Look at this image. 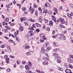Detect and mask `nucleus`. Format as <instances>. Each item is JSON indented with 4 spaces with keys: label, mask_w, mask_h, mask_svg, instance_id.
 <instances>
[{
    "label": "nucleus",
    "mask_w": 73,
    "mask_h": 73,
    "mask_svg": "<svg viewBox=\"0 0 73 73\" xmlns=\"http://www.w3.org/2000/svg\"><path fill=\"white\" fill-rule=\"evenodd\" d=\"M7 57H8V56L7 55H5L4 56L5 58H7Z\"/></svg>",
    "instance_id": "nucleus-62"
},
{
    "label": "nucleus",
    "mask_w": 73,
    "mask_h": 73,
    "mask_svg": "<svg viewBox=\"0 0 73 73\" xmlns=\"http://www.w3.org/2000/svg\"><path fill=\"white\" fill-rule=\"evenodd\" d=\"M17 35H18V34H17V33H16V32H15V33H14V36L15 37H16V36H17Z\"/></svg>",
    "instance_id": "nucleus-54"
},
{
    "label": "nucleus",
    "mask_w": 73,
    "mask_h": 73,
    "mask_svg": "<svg viewBox=\"0 0 73 73\" xmlns=\"http://www.w3.org/2000/svg\"><path fill=\"white\" fill-rule=\"evenodd\" d=\"M58 35L57 34L53 36H52L53 38H55V37H58Z\"/></svg>",
    "instance_id": "nucleus-29"
},
{
    "label": "nucleus",
    "mask_w": 73,
    "mask_h": 73,
    "mask_svg": "<svg viewBox=\"0 0 73 73\" xmlns=\"http://www.w3.org/2000/svg\"><path fill=\"white\" fill-rule=\"evenodd\" d=\"M38 11H42L41 9V8H40V7H38Z\"/></svg>",
    "instance_id": "nucleus-63"
},
{
    "label": "nucleus",
    "mask_w": 73,
    "mask_h": 73,
    "mask_svg": "<svg viewBox=\"0 0 73 73\" xmlns=\"http://www.w3.org/2000/svg\"><path fill=\"white\" fill-rule=\"evenodd\" d=\"M1 23L2 24H3L2 25H8V23H5V22H4V21L2 22Z\"/></svg>",
    "instance_id": "nucleus-27"
},
{
    "label": "nucleus",
    "mask_w": 73,
    "mask_h": 73,
    "mask_svg": "<svg viewBox=\"0 0 73 73\" xmlns=\"http://www.w3.org/2000/svg\"><path fill=\"white\" fill-rule=\"evenodd\" d=\"M28 65L29 66H32V64H31V62H28Z\"/></svg>",
    "instance_id": "nucleus-24"
},
{
    "label": "nucleus",
    "mask_w": 73,
    "mask_h": 73,
    "mask_svg": "<svg viewBox=\"0 0 73 73\" xmlns=\"http://www.w3.org/2000/svg\"><path fill=\"white\" fill-rule=\"evenodd\" d=\"M67 15L68 17H69L70 19H72V18L73 17V13L72 12H71V14H70L69 13L67 14Z\"/></svg>",
    "instance_id": "nucleus-2"
},
{
    "label": "nucleus",
    "mask_w": 73,
    "mask_h": 73,
    "mask_svg": "<svg viewBox=\"0 0 73 73\" xmlns=\"http://www.w3.org/2000/svg\"><path fill=\"white\" fill-rule=\"evenodd\" d=\"M58 63H60L61 62V60L60 59H58L57 60Z\"/></svg>",
    "instance_id": "nucleus-53"
},
{
    "label": "nucleus",
    "mask_w": 73,
    "mask_h": 73,
    "mask_svg": "<svg viewBox=\"0 0 73 73\" xmlns=\"http://www.w3.org/2000/svg\"><path fill=\"white\" fill-rule=\"evenodd\" d=\"M24 24L26 26H28V25H29V24L28 23H27L25 22H24Z\"/></svg>",
    "instance_id": "nucleus-49"
},
{
    "label": "nucleus",
    "mask_w": 73,
    "mask_h": 73,
    "mask_svg": "<svg viewBox=\"0 0 73 73\" xmlns=\"http://www.w3.org/2000/svg\"><path fill=\"white\" fill-rule=\"evenodd\" d=\"M23 64H26V62L25 60H23L22 62Z\"/></svg>",
    "instance_id": "nucleus-37"
},
{
    "label": "nucleus",
    "mask_w": 73,
    "mask_h": 73,
    "mask_svg": "<svg viewBox=\"0 0 73 73\" xmlns=\"http://www.w3.org/2000/svg\"><path fill=\"white\" fill-rule=\"evenodd\" d=\"M24 30V29L23 28V27L22 26H20L19 27V30L21 31H23Z\"/></svg>",
    "instance_id": "nucleus-18"
},
{
    "label": "nucleus",
    "mask_w": 73,
    "mask_h": 73,
    "mask_svg": "<svg viewBox=\"0 0 73 73\" xmlns=\"http://www.w3.org/2000/svg\"><path fill=\"white\" fill-rule=\"evenodd\" d=\"M67 61L70 63H73V60L70 58H68L67 59Z\"/></svg>",
    "instance_id": "nucleus-10"
},
{
    "label": "nucleus",
    "mask_w": 73,
    "mask_h": 73,
    "mask_svg": "<svg viewBox=\"0 0 73 73\" xmlns=\"http://www.w3.org/2000/svg\"><path fill=\"white\" fill-rule=\"evenodd\" d=\"M49 23L50 26H52V25H53V21H50Z\"/></svg>",
    "instance_id": "nucleus-22"
},
{
    "label": "nucleus",
    "mask_w": 73,
    "mask_h": 73,
    "mask_svg": "<svg viewBox=\"0 0 73 73\" xmlns=\"http://www.w3.org/2000/svg\"><path fill=\"white\" fill-rule=\"evenodd\" d=\"M43 13H48V10L47 9L45 10L44 11Z\"/></svg>",
    "instance_id": "nucleus-39"
},
{
    "label": "nucleus",
    "mask_w": 73,
    "mask_h": 73,
    "mask_svg": "<svg viewBox=\"0 0 73 73\" xmlns=\"http://www.w3.org/2000/svg\"><path fill=\"white\" fill-rule=\"evenodd\" d=\"M39 36L41 38H42L43 40H45V39H46V38L45 37V34L43 33L40 34L39 35Z\"/></svg>",
    "instance_id": "nucleus-3"
},
{
    "label": "nucleus",
    "mask_w": 73,
    "mask_h": 73,
    "mask_svg": "<svg viewBox=\"0 0 73 73\" xmlns=\"http://www.w3.org/2000/svg\"><path fill=\"white\" fill-rule=\"evenodd\" d=\"M46 30L48 31H50V29L49 28H47Z\"/></svg>",
    "instance_id": "nucleus-61"
},
{
    "label": "nucleus",
    "mask_w": 73,
    "mask_h": 73,
    "mask_svg": "<svg viewBox=\"0 0 73 73\" xmlns=\"http://www.w3.org/2000/svg\"><path fill=\"white\" fill-rule=\"evenodd\" d=\"M4 32H5V33H7V32H8V30H7V29H5L4 30Z\"/></svg>",
    "instance_id": "nucleus-47"
},
{
    "label": "nucleus",
    "mask_w": 73,
    "mask_h": 73,
    "mask_svg": "<svg viewBox=\"0 0 73 73\" xmlns=\"http://www.w3.org/2000/svg\"><path fill=\"white\" fill-rule=\"evenodd\" d=\"M68 67L70 68H73V66H72L71 64H69L68 65Z\"/></svg>",
    "instance_id": "nucleus-33"
},
{
    "label": "nucleus",
    "mask_w": 73,
    "mask_h": 73,
    "mask_svg": "<svg viewBox=\"0 0 73 73\" xmlns=\"http://www.w3.org/2000/svg\"><path fill=\"white\" fill-rule=\"evenodd\" d=\"M41 51L42 52V53H44L45 52V49L44 47H42L41 48Z\"/></svg>",
    "instance_id": "nucleus-13"
},
{
    "label": "nucleus",
    "mask_w": 73,
    "mask_h": 73,
    "mask_svg": "<svg viewBox=\"0 0 73 73\" xmlns=\"http://www.w3.org/2000/svg\"><path fill=\"white\" fill-rule=\"evenodd\" d=\"M60 20L61 21V23H62V24H65V21H64V19L60 18Z\"/></svg>",
    "instance_id": "nucleus-7"
},
{
    "label": "nucleus",
    "mask_w": 73,
    "mask_h": 73,
    "mask_svg": "<svg viewBox=\"0 0 73 73\" xmlns=\"http://www.w3.org/2000/svg\"><path fill=\"white\" fill-rule=\"evenodd\" d=\"M30 21H31V22H32V23H34V22H35V20H33L31 18L30 20Z\"/></svg>",
    "instance_id": "nucleus-28"
},
{
    "label": "nucleus",
    "mask_w": 73,
    "mask_h": 73,
    "mask_svg": "<svg viewBox=\"0 0 73 73\" xmlns=\"http://www.w3.org/2000/svg\"><path fill=\"white\" fill-rule=\"evenodd\" d=\"M58 69L59 70H60V71H62L63 70V69L62 68H60V67H58Z\"/></svg>",
    "instance_id": "nucleus-34"
},
{
    "label": "nucleus",
    "mask_w": 73,
    "mask_h": 73,
    "mask_svg": "<svg viewBox=\"0 0 73 73\" xmlns=\"http://www.w3.org/2000/svg\"><path fill=\"white\" fill-rule=\"evenodd\" d=\"M8 42H10V43H13V41L11 39H9L8 40Z\"/></svg>",
    "instance_id": "nucleus-25"
},
{
    "label": "nucleus",
    "mask_w": 73,
    "mask_h": 73,
    "mask_svg": "<svg viewBox=\"0 0 73 73\" xmlns=\"http://www.w3.org/2000/svg\"><path fill=\"white\" fill-rule=\"evenodd\" d=\"M22 9L23 11H25V10H27V9L25 7H23L22 8Z\"/></svg>",
    "instance_id": "nucleus-38"
},
{
    "label": "nucleus",
    "mask_w": 73,
    "mask_h": 73,
    "mask_svg": "<svg viewBox=\"0 0 73 73\" xmlns=\"http://www.w3.org/2000/svg\"><path fill=\"white\" fill-rule=\"evenodd\" d=\"M52 18V20H54V21L56 22V19L55 18V17H54L53 15L51 16Z\"/></svg>",
    "instance_id": "nucleus-16"
},
{
    "label": "nucleus",
    "mask_w": 73,
    "mask_h": 73,
    "mask_svg": "<svg viewBox=\"0 0 73 73\" xmlns=\"http://www.w3.org/2000/svg\"><path fill=\"white\" fill-rule=\"evenodd\" d=\"M45 6L46 7H48V4L46 3L45 5Z\"/></svg>",
    "instance_id": "nucleus-60"
},
{
    "label": "nucleus",
    "mask_w": 73,
    "mask_h": 73,
    "mask_svg": "<svg viewBox=\"0 0 73 73\" xmlns=\"http://www.w3.org/2000/svg\"><path fill=\"white\" fill-rule=\"evenodd\" d=\"M4 38H5L6 39V40H8L9 39V38H8V37L6 36H4Z\"/></svg>",
    "instance_id": "nucleus-58"
},
{
    "label": "nucleus",
    "mask_w": 73,
    "mask_h": 73,
    "mask_svg": "<svg viewBox=\"0 0 73 73\" xmlns=\"http://www.w3.org/2000/svg\"><path fill=\"white\" fill-rule=\"evenodd\" d=\"M38 21L40 23H42V17H38Z\"/></svg>",
    "instance_id": "nucleus-9"
},
{
    "label": "nucleus",
    "mask_w": 73,
    "mask_h": 73,
    "mask_svg": "<svg viewBox=\"0 0 73 73\" xmlns=\"http://www.w3.org/2000/svg\"><path fill=\"white\" fill-rule=\"evenodd\" d=\"M7 52L10 53L12 52V50H11V48H9V49H8L7 50Z\"/></svg>",
    "instance_id": "nucleus-23"
},
{
    "label": "nucleus",
    "mask_w": 73,
    "mask_h": 73,
    "mask_svg": "<svg viewBox=\"0 0 73 73\" xmlns=\"http://www.w3.org/2000/svg\"><path fill=\"white\" fill-rule=\"evenodd\" d=\"M33 28H36V26H35V24L33 25V26H32V27H31V29L32 30V31H34L35 29H33Z\"/></svg>",
    "instance_id": "nucleus-12"
},
{
    "label": "nucleus",
    "mask_w": 73,
    "mask_h": 73,
    "mask_svg": "<svg viewBox=\"0 0 73 73\" xmlns=\"http://www.w3.org/2000/svg\"><path fill=\"white\" fill-rule=\"evenodd\" d=\"M43 60H44V61H43L42 62V63L43 64V65H47L48 64V63L47 62H46V61H49V59L48 58H46V57H44L43 58Z\"/></svg>",
    "instance_id": "nucleus-1"
},
{
    "label": "nucleus",
    "mask_w": 73,
    "mask_h": 73,
    "mask_svg": "<svg viewBox=\"0 0 73 73\" xmlns=\"http://www.w3.org/2000/svg\"><path fill=\"white\" fill-rule=\"evenodd\" d=\"M33 7H34V8H37V7H38L37 5H35V3L34 4Z\"/></svg>",
    "instance_id": "nucleus-45"
},
{
    "label": "nucleus",
    "mask_w": 73,
    "mask_h": 73,
    "mask_svg": "<svg viewBox=\"0 0 73 73\" xmlns=\"http://www.w3.org/2000/svg\"><path fill=\"white\" fill-rule=\"evenodd\" d=\"M29 11L30 12L32 13H33L35 11L34 8H31V6H30V7L29 8Z\"/></svg>",
    "instance_id": "nucleus-4"
},
{
    "label": "nucleus",
    "mask_w": 73,
    "mask_h": 73,
    "mask_svg": "<svg viewBox=\"0 0 73 73\" xmlns=\"http://www.w3.org/2000/svg\"><path fill=\"white\" fill-rule=\"evenodd\" d=\"M25 68L26 70H29L30 69L29 67L27 65H26L25 66Z\"/></svg>",
    "instance_id": "nucleus-21"
},
{
    "label": "nucleus",
    "mask_w": 73,
    "mask_h": 73,
    "mask_svg": "<svg viewBox=\"0 0 73 73\" xmlns=\"http://www.w3.org/2000/svg\"><path fill=\"white\" fill-rule=\"evenodd\" d=\"M5 28L8 29L9 30H11V27H9L8 26H5Z\"/></svg>",
    "instance_id": "nucleus-14"
},
{
    "label": "nucleus",
    "mask_w": 73,
    "mask_h": 73,
    "mask_svg": "<svg viewBox=\"0 0 73 73\" xmlns=\"http://www.w3.org/2000/svg\"><path fill=\"white\" fill-rule=\"evenodd\" d=\"M54 11L55 12H56V13H57V9L54 8Z\"/></svg>",
    "instance_id": "nucleus-36"
},
{
    "label": "nucleus",
    "mask_w": 73,
    "mask_h": 73,
    "mask_svg": "<svg viewBox=\"0 0 73 73\" xmlns=\"http://www.w3.org/2000/svg\"><path fill=\"white\" fill-rule=\"evenodd\" d=\"M16 40L18 42H20V40L19 39V38H17V36H16Z\"/></svg>",
    "instance_id": "nucleus-31"
},
{
    "label": "nucleus",
    "mask_w": 73,
    "mask_h": 73,
    "mask_svg": "<svg viewBox=\"0 0 73 73\" xmlns=\"http://www.w3.org/2000/svg\"><path fill=\"white\" fill-rule=\"evenodd\" d=\"M44 21H45V23H47L48 22V21L46 19H44Z\"/></svg>",
    "instance_id": "nucleus-52"
},
{
    "label": "nucleus",
    "mask_w": 73,
    "mask_h": 73,
    "mask_svg": "<svg viewBox=\"0 0 73 73\" xmlns=\"http://www.w3.org/2000/svg\"><path fill=\"white\" fill-rule=\"evenodd\" d=\"M25 68L26 70H29L30 69L29 67L27 65H26L25 66Z\"/></svg>",
    "instance_id": "nucleus-20"
},
{
    "label": "nucleus",
    "mask_w": 73,
    "mask_h": 73,
    "mask_svg": "<svg viewBox=\"0 0 73 73\" xmlns=\"http://www.w3.org/2000/svg\"><path fill=\"white\" fill-rule=\"evenodd\" d=\"M35 26H36V27H41V25L38 23L35 24Z\"/></svg>",
    "instance_id": "nucleus-15"
},
{
    "label": "nucleus",
    "mask_w": 73,
    "mask_h": 73,
    "mask_svg": "<svg viewBox=\"0 0 73 73\" xmlns=\"http://www.w3.org/2000/svg\"><path fill=\"white\" fill-rule=\"evenodd\" d=\"M25 49H29V46H27L25 47Z\"/></svg>",
    "instance_id": "nucleus-32"
},
{
    "label": "nucleus",
    "mask_w": 73,
    "mask_h": 73,
    "mask_svg": "<svg viewBox=\"0 0 73 73\" xmlns=\"http://www.w3.org/2000/svg\"><path fill=\"white\" fill-rule=\"evenodd\" d=\"M59 35L62 38V39H63V40H65V36H64V34H59Z\"/></svg>",
    "instance_id": "nucleus-6"
},
{
    "label": "nucleus",
    "mask_w": 73,
    "mask_h": 73,
    "mask_svg": "<svg viewBox=\"0 0 73 73\" xmlns=\"http://www.w3.org/2000/svg\"><path fill=\"white\" fill-rule=\"evenodd\" d=\"M65 72L66 73H72L71 70L69 69H66L65 70Z\"/></svg>",
    "instance_id": "nucleus-5"
},
{
    "label": "nucleus",
    "mask_w": 73,
    "mask_h": 73,
    "mask_svg": "<svg viewBox=\"0 0 73 73\" xmlns=\"http://www.w3.org/2000/svg\"><path fill=\"white\" fill-rule=\"evenodd\" d=\"M17 64H20V61H19V60H17Z\"/></svg>",
    "instance_id": "nucleus-64"
},
{
    "label": "nucleus",
    "mask_w": 73,
    "mask_h": 73,
    "mask_svg": "<svg viewBox=\"0 0 73 73\" xmlns=\"http://www.w3.org/2000/svg\"><path fill=\"white\" fill-rule=\"evenodd\" d=\"M27 19L26 17H24L23 18H20V20L21 21V22H22L23 21H25V20Z\"/></svg>",
    "instance_id": "nucleus-11"
},
{
    "label": "nucleus",
    "mask_w": 73,
    "mask_h": 73,
    "mask_svg": "<svg viewBox=\"0 0 73 73\" xmlns=\"http://www.w3.org/2000/svg\"><path fill=\"white\" fill-rule=\"evenodd\" d=\"M7 72H11V70L9 68H8L7 69Z\"/></svg>",
    "instance_id": "nucleus-42"
},
{
    "label": "nucleus",
    "mask_w": 73,
    "mask_h": 73,
    "mask_svg": "<svg viewBox=\"0 0 73 73\" xmlns=\"http://www.w3.org/2000/svg\"><path fill=\"white\" fill-rule=\"evenodd\" d=\"M36 31L37 32H40V30L38 29H36Z\"/></svg>",
    "instance_id": "nucleus-57"
},
{
    "label": "nucleus",
    "mask_w": 73,
    "mask_h": 73,
    "mask_svg": "<svg viewBox=\"0 0 73 73\" xmlns=\"http://www.w3.org/2000/svg\"><path fill=\"white\" fill-rule=\"evenodd\" d=\"M26 54L27 56H30L31 55V54L29 52H27Z\"/></svg>",
    "instance_id": "nucleus-40"
},
{
    "label": "nucleus",
    "mask_w": 73,
    "mask_h": 73,
    "mask_svg": "<svg viewBox=\"0 0 73 73\" xmlns=\"http://www.w3.org/2000/svg\"><path fill=\"white\" fill-rule=\"evenodd\" d=\"M29 33L30 34V35L31 36H33V32L32 31H30L29 32Z\"/></svg>",
    "instance_id": "nucleus-8"
},
{
    "label": "nucleus",
    "mask_w": 73,
    "mask_h": 73,
    "mask_svg": "<svg viewBox=\"0 0 73 73\" xmlns=\"http://www.w3.org/2000/svg\"><path fill=\"white\" fill-rule=\"evenodd\" d=\"M36 72L37 73H41V71H40V70H36Z\"/></svg>",
    "instance_id": "nucleus-55"
},
{
    "label": "nucleus",
    "mask_w": 73,
    "mask_h": 73,
    "mask_svg": "<svg viewBox=\"0 0 73 73\" xmlns=\"http://www.w3.org/2000/svg\"><path fill=\"white\" fill-rule=\"evenodd\" d=\"M40 41L41 43H43V42H44V40L42 39H40Z\"/></svg>",
    "instance_id": "nucleus-46"
},
{
    "label": "nucleus",
    "mask_w": 73,
    "mask_h": 73,
    "mask_svg": "<svg viewBox=\"0 0 73 73\" xmlns=\"http://www.w3.org/2000/svg\"><path fill=\"white\" fill-rule=\"evenodd\" d=\"M54 58L56 60H57V59H61V58L60 56H55Z\"/></svg>",
    "instance_id": "nucleus-19"
},
{
    "label": "nucleus",
    "mask_w": 73,
    "mask_h": 73,
    "mask_svg": "<svg viewBox=\"0 0 73 73\" xmlns=\"http://www.w3.org/2000/svg\"><path fill=\"white\" fill-rule=\"evenodd\" d=\"M9 59L8 58H6L5 59L6 62V63L7 64H8V63H9Z\"/></svg>",
    "instance_id": "nucleus-17"
},
{
    "label": "nucleus",
    "mask_w": 73,
    "mask_h": 73,
    "mask_svg": "<svg viewBox=\"0 0 73 73\" xmlns=\"http://www.w3.org/2000/svg\"><path fill=\"white\" fill-rule=\"evenodd\" d=\"M10 58H15V56H13L12 55H10Z\"/></svg>",
    "instance_id": "nucleus-50"
},
{
    "label": "nucleus",
    "mask_w": 73,
    "mask_h": 73,
    "mask_svg": "<svg viewBox=\"0 0 73 73\" xmlns=\"http://www.w3.org/2000/svg\"><path fill=\"white\" fill-rule=\"evenodd\" d=\"M26 37L27 38H29V34H26L25 35Z\"/></svg>",
    "instance_id": "nucleus-35"
},
{
    "label": "nucleus",
    "mask_w": 73,
    "mask_h": 73,
    "mask_svg": "<svg viewBox=\"0 0 73 73\" xmlns=\"http://www.w3.org/2000/svg\"><path fill=\"white\" fill-rule=\"evenodd\" d=\"M55 22H56V24H58V23H59V22H60V20L59 19H58V20H57V21H56L55 22Z\"/></svg>",
    "instance_id": "nucleus-30"
},
{
    "label": "nucleus",
    "mask_w": 73,
    "mask_h": 73,
    "mask_svg": "<svg viewBox=\"0 0 73 73\" xmlns=\"http://www.w3.org/2000/svg\"><path fill=\"white\" fill-rule=\"evenodd\" d=\"M70 7L71 8H73V4L70 3Z\"/></svg>",
    "instance_id": "nucleus-43"
},
{
    "label": "nucleus",
    "mask_w": 73,
    "mask_h": 73,
    "mask_svg": "<svg viewBox=\"0 0 73 73\" xmlns=\"http://www.w3.org/2000/svg\"><path fill=\"white\" fill-rule=\"evenodd\" d=\"M5 21H6V22H8L9 21V18H5Z\"/></svg>",
    "instance_id": "nucleus-26"
},
{
    "label": "nucleus",
    "mask_w": 73,
    "mask_h": 73,
    "mask_svg": "<svg viewBox=\"0 0 73 73\" xmlns=\"http://www.w3.org/2000/svg\"><path fill=\"white\" fill-rule=\"evenodd\" d=\"M43 46H44V47H45V48L47 47V45L46 44V43H45L43 45Z\"/></svg>",
    "instance_id": "nucleus-59"
},
{
    "label": "nucleus",
    "mask_w": 73,
    "mask_h": 73,
    "mask_svg": "<svg viewBox=\"0 0 73 73\" xmlns=\"http://www.w3.org/2000/svg\"><path fill=\"white\" fill-rule=\"evenodd\" d=\"M70 57V58H73V55L71 54L69 55Z\"/></svg>",
    "instance_id": "nucleus-51"
},
{
    "label": "nucleus",
    "mask_w": 73,
    "mask_h": 73,
    "mask_svg": "<svg viewBox=\"0 0 73 73\" xmlns=\"http://www.w3.org/2000/svg\"><path fill=\"white\" fill-rule=\"evenodd\" d=\"M60 27L61 28H65V27L63 25H60Z\"/></svg>",
    "instance_id": "nucleus-44"
},
{
    "label": "nucleus",
    "mask_w": 73,
    "mask_h": 73,
    "mask_svg": "<svg viewBox=\"0 0 73 73\" xmlns=\"http://www.w3.org/2000/svg\"><path fill=\"white\" fill-rule=\"evenodd\" d=\"M56 56H58V54L54 53L53 54V56H54H54H55V57H56Z\"/></svg>",
    "instance_id": "nucleus-41"
},
{
    "label": "nucleus",
    "mask_w": 73,
    "mask_h": 73,
    "mask_svg": "<svg viewBox=\"0 0 73 73\" xmlns=\"http://www.w3.org/2000/svg\"><path fill=\"white\" fill-rule=\"evenodd\" d=\"M4 46H5V45H2L0 47L1 48H4Z\"/></svg>",
    "instance_id": "nucleus-56"
},
{
    "label": "nucleus",
    "mask_w": 73,
    "mask_h": 73,
    "mask_svg": "<svg viewBox=\"0 0 73 73\" xmlns=\"http://www.w3.org/2000/svg\"><path fill=\"white\" fill-rule=\"evenodd\" d=\"M7 47V50L9 49H10V46L8 45H7L6 46Z\"/></svg>",
    "instance_id": "nucleus-48"
}]
</instances>
